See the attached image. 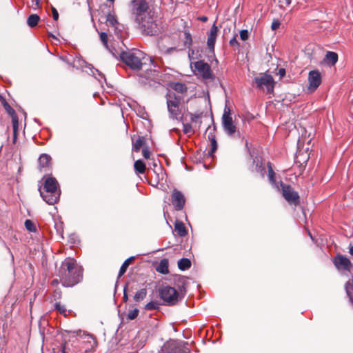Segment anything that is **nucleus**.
Masks as SVG:
<instances>
[{
    "instance_id": "obj_8",
    "label": "nucleus",
    "mask_w": 353,
    "mask_h": 353,
    "mask_svg": "<svg viewBox=\"0 0 353 353\" xmlns=\"http://www.w3.org/2000/svg\"><path fill=\"white\" fill-rule=\"evenodd\" d=\"M160 296L168 305H174L179 300V294L174 288L163 287L159 291Z\"/></svg>"
},
{
    "instance_id": "obj_26",
    "label": "nucleus",
    "mask_w": 353,
    "mask_h": 353,
    "mask_svg": "<svg viewBox=\"0 0 353 353\" xmlns=\"http://www.w3.org/2000/svg\"><path fill=\"white\" fill-rule=\"evenodd\" d=\"M133 259H134L133 257H130L123 262V263L122 264V265L120 268L119 272V275H118L119 277L122 276L125 274L128 267L129 266V265L130 264V263L133 260Z\"/></svg>"
},
{
    "instance_id": "obj_22",
    "label": "nucleus",
    "mask_w": 353,
    "mask_h": 353,
    "mask_svg": "<svg viewBox=\"0 0 353 353\" xmlns=\"http://www.w3.org/2000/svg\"><path fill=\"white\" fill-rule=\"evenodd\" d=\"M174 229L180 236H184L187 234L185 227L181 221H176L174 224Z\"/></svg>"
},
{
    "instance_id": "obj_52",
    "label": "nucleus",
    "mask_w": 353,
    "mask_h": 353,
    "mask_svg": "<svg viewBox=\"0 0 353 353\" xmlns=\"http://www.w3.org/2000/svg\"><path fill=\"white\" fill-rule=\"evenodd\" d=\"M285 3L288 6H289L292 3V0H285Z\"/></svg>"
},
{
    "instance_id": "obj_36",
    "label": "nucleus",
    "mask_w": 353,
    "mask_h": 353,
    "mask_svg": "<svg viewBox=\"0 0 353 353\" xmlns=\"http://www.w3.org/2000/svg\"><path fill=\"white\" fill-rule=\"evenodd\" d=\"M183 132L185 134H191L193 133L192 125L189 123L183 124Z\"/></svg>"
},
{
    "instance_id": "obj_14",
    "label": "nucleus",
    "mask_w": 353,
    "mask_h": 353,
    "mask_svg": "<svg viewBox=\"0 0 353 353\" xmlns=\"http://www.w3.org/2000/svg\"><path fill=\"white\" fill-rule=\"evenodd\" d=\"M163 348L167 353H189L188 348L183 347L181 343L174 341H170L165 344Z\"/></svg>"
},
{
    "instance_id": "obj_51",
    "label": "nucleus",
    "mask_w": 353,
    "mask_h": 353,
    "mask_svg": "<svg viewBox=\"0 0 353 353\" xmlns=\"http://www.w3.org/2000/svg\"><path fill=\"white\" fill-rule=\"evenodd\" d=\"M350 254L353 256V246H351L350 248V251H349Z\"/></svg>"
},
{
    "instance_id": "obj_4",
    "label": "nucleus",
    "mask_w": 353,
    "mask_h": 353,
    "mask_svg": "<svg viewBox=\"0 0 353 353\" xmlns=\"http://www.w3.org/2000/svg\"><path fill=\"white\" fill-rule=\"evenodd\" d=\"M40 195L48 204L53 205L57 203L60 197V190L55 178L48 177L44 182L43 188L39 189Z\"/></svg>"
},
{
    "instance_id": "obj_6",
    "label": "nucleus",
    "mask_w": 353,
    "mask_h": 353,
    "mask_svg": "<svg viewBox=\"0 0 353 353\" xmlns=\"http://www.w3.org/2000/svg\"><path fill=\"white\" fill-rule=\"evenodd\" d=\"M254 80L258 89L266 92L267 93L273 92L275 82L270 74L261 73L256 76Z\"/></svg>"
},
{
    "instance_id": "obj_7",
    "label": "nucleus",
    "mask_w": 353,
    "mask_h": 353,
    "mask_svg": "<svg viewBox=\"0 0 353 353\" xmlns=\"http://www.w3.org/2000/svg\"><path fill=\"white\" fill-rule=\"evenodd\" d=\"M181 98L175 94L170 92L167 97L168 110L170 117L173 119H178L181 114L180 108Z\"/></svg>"
},
{
    "instance_id": "obj_12",
    "label": "nucleus",
    "mask_w": 353,
    "mask_h": 353,
    "mask_svg": "<svg viewBox=\"0 0 353 353\" xmlns=\"http://www.w3.org/2000/svg\"><path fill=\"white\" fill-rule=\"evenodd\" d=\"M334 264L339 270L350 272L352 269V263L350 260L343 255H336L334 259Z\"/></svg>"
},
{
    "instance_id": "obj_29",
    "label": "nucleus",
    "mask_w": 353,
    "mask_h": 353,
    "mask_svg": "<svg viewBox=\"0 0 353 353\" xmlns=\"http://www.w3.org/2000/svg\"><path fill=\"white\" fill-rule=\"evenodd\" d=\"M255 171L261 174L262 177L264 176L265 173V168L262 163L257 162L255 166Z\"/></svg>"
},
{
    "instance_id": "obj_5",
    "label": "nucleus",
    "mask_w": 353,
    "mask_h": 353,
    "mask_svg": "<svg viewBox=\"0 0 353 353\" xmlns=\"http://www.w3.org/2000/svg\"><path fill=\"white\" fill-rule=\"evenodd\" d=\"M191 69L194 74L202 78L204 80L214 79V74L211 70L210 65L203 61H198L192 62L190 64Z\"/></svg>"
},
{
    "instance_id": "obj_9",
    "label": "nucleus",
    "mask_w": 353,
    "mask_h": 353,
    "mask_svg": "<svg viewBox=\"0 0 353 353\" xmlns=\"http://www.w3.org/2000/svg\"><path fill=\"white\" fill-rule=\"evenodd\" d=\"M222 125L224 131L229 136H233L236 132V127L231 117L230 109L227 105H225L224 108L223 114L222 116Z\"/></svg>"
},
{
    "instance_id": "obj_54",
    "label": "nucleus",
    "mask_w": 353,
    "mask_h": 353,
    "mask_svg": "<svg viewBox=\"0 0 353 353\" xmlns=\"http://www.w3.org/2000/svg\"><path fill=\"white\" fill-rule=\"evenodd\" d=\"M207 20V17H204L202 18V21H205Z\"/></svg>"
},
{
    "instance_id": "obj_55",
    "label": "nucleus",
    "mask_w": 353,
    "mask_h": 353,
    "mask_svg": "<svg viewBox=\"0 0 353 353\" xmlns=\"http://www.w3.org/2000/svg\"><path fill=\"white\" fill-rule=\"evenodd\" d=\"M150 77L149 75H146L145 78L149 79Z\"/></svg>"
},
{
    "instance_id": "obj_18",
    "label": "nucleus",
    "mask_w": 353,
    "mask_h": 353,
    "mask_svg": "<svg viewBox=\"0 0 353 353\" xmlns=\"http://www.w3.org/2000/svg\"><path fill=\"white\" fill-rule=\"evenodd\" d=\"M50 157L46 154H41L39 158V168L41 171L48 167L50 163Z\"/></svg>"
},
{
    "instance_id": "obj_3",
    "label": "nucleus",
    "mask_w": 353,
    "mask_h": 353,
    "mask_svg": "<svg viewBox=\"0 0 353 353\" xmlns=\"http://www.w3.org/2000/svg\"><path fill=\"white\" fill-rule=\"evenodd\" d=\"M119 56L121 59L134 70L141 69L142 66L146 65L148 61L152 62L151 57L137 49L122 52Z\"/></svg>"
},
{
    "instance_id": "obj_24",
    "label": "nucleus",
    "mask_w": 353,
    "mask_h": 353,
    "mask_svg": "<svg viewBox=\"0 0 353 353\" xmlns=\"http://www.w3.org/2000/svg\"><path fill=\"white\" fill-rule=\"evenodd\" d=\"M134 168L136 172L143 174L145 170V165L141 160H137L134 162Z\"/></svg>"
},
{
    "instance_id": "obj_13",
    "label": "nucleus",
    "mask_w": 353,
    "mask_h": 353,
    "mask_svg": "<svg viewBox=\"0 0 353 353\" xmlns=\"http://www.w3.org/2000/svg\"><path fill=\"white\" fill-rule=\"evenodd\" d=\"M171 202L176 210H181L184 207L185 198L181 192L175 189L171 194Z\"/></svg>"
},
{
    "instance_id": "obj_32",
    "label": "nucleus",
    "mask_w": 353,
    "mask_h": 353,
    "mask_svg": "<svg viewBox=\"0 0 353 353\" xmlns=\"http://www.w3.org/2000/svg\"><path fill=\"white\" fill-rule=\"evenodd\" d=\"M268 177L269 180L272 183H274V172L273 170V168L272 167L271 163L269 162L268 163Z\"/></svg>"
},
{
    "instance_id": "obj_19",
    "label": "nucleus",
    "mask_w": 353,
    "mask_h": 353,
    "mask_svg": "<svg viewBox=\"0 0 353 353\" xmlns=\"http://www.w3.org/2000/svg\"><path fill=\"white\" fill-rule=\"evenodd\" d=\"M324 61L327 64L334 65L338 61V54L336 52L329 51L326 53Z\"/></svg>"
},
{
    "instance_id": "obj_17",
    "label": "nucleus",
    "mask_w": 353,
    "mask_h": 353,
    "mask_svg": "<svg viewBox=\"0 0 353 353\" xmlns=\"http://www.w3.org/2000/svg\"><path fill=\"white\" fill-rule=\"evenodd\" d=\"M145 145V139L143 137H137L132 138V151L139 152L141 148H143Z\"/></svg>"
},
{
    "instance_id": "obj_48",
    "label": "nucleus",
    "mask_w": 353,
    "mask_h": 353,
    "mask_svg": "<svg viewBox=\"0 0 353 353\" xmlns=\"http://www.w3.org/2000/svg\"><path fill=\"white\" fill-rule=\"evenodd\" d=\"M59 283V281H58V279H54L52 282V284L54 285H58Z\"/></svg>"
},
{
    "instance_id": "obj_30",
    "label": "nucleus",
    "mask_w": 353,
    "mask_h": 353,
    "mask_svg": "<svg viewBox=\"0 0 353 353\" xmlns=\"http://www.w3.org/2000/svg\"><path fill=\"white\" fill-rule=\"evenodd\" d=\"M3 103L7 112L11 115L12 121L13 122V117H17L15 114L14 110L10 106V105L6 101H3Z\"/></svg>"
},
{
    "instance_id": "obj_2",
    "label": "nucleus",
    "mask_w": 353,
    "mask_h": 353,
    "mask_svg": "<svg viewBox=\"0 0 353 353\" xmlns=\"http://www.w3.org/2000/svg\"><path fill=\"white\" fill-rule=\"evenodd\" d=\"M58 276L64 287H72L81 281L82 270L74 259L68 258L62 262Z\"/></svg>"
},
{
    "instance_id": "obj_37",
    "label": "nucleus",
    "mask_w": 353,
    "mask_h": 353,
    "mask_svg": "<svg viewBox=\"0 0 353 353\" xmlns=\"http://www.w3.org/2000/svg\"><path fill=\"white\" fill-rule=\"evenodd\" d=\"M100 38H101V40L102 43H103V45L106 48H108V35H107V34L105 32H101L100 34Z\"/></svg>"
},
{
    "instance_id": "obj_1",
    "label": "nucleus",
    "mask_w": 353,
    "mask_h": 353,
    "mask_svg": "<svg viewBox=\"0 0 353 353\" xmlns=\"http://www.w3.org/2000/svg\"><path fill=\"white\" fill-rule=\"evenodd\" d=\"M154 0L132 1V12L143 32L148 35H152L154 32Z\"/></svg>"
},
{
    "instance_id": "obj_50",
    "label": "nucleus",
    "mask_w": 353,
    "mask_h": 353,
    "mask_svg": "<svg viewBox=\"0 0 353 353\" xmlns=\"http://www.w3.org/2000/svg\"><path fill=\"white\" fill-rule=\"evenodd\" d=\"M348 285H349V283H347L345 288H346L347 294L350 295V290H349Z\"/></svg>"
},
{
    "instance_id": "obj_38",
    "label": "nucleus",
    "mask_w": 353,
    "mask_h": 353,
    "mask_svg": "<svg viewBox=\"0 0 353 353\" xmlns=\"http://www.w3.org/2000/svg\"><path fill=\"white\" fill-rule=\"evenodd\" d=\"M248 31L246 30H242L240 31V38L243 41H245L248 39Z\"/></svg>"
},
{
    "instance_id": "obj_16",
    "label": "nucleus",
    "mask_w": 353,
    "mask_h": 353,
    "mask_svg": "<svg viewBox=\"0 0 353 353\" xmlns=\"http://www.w3.org/2000/svg\"><path fill=\"white\" fill-rule=\"evenodd\" d=\"M217 32H218L217 27L215 26V24H214L210 29V33L208 37V41H207L208 48L212 50H214V48L215 41H216V36H217Z\"/></svg>"
},
{
    "instance_id": "obj_42",
    "label": "nucleus",
    "mask_w": 353,
    "mask_h": 353,
    "mask_svg": "<svg viewBox=\"0 0 353 353\" xmlns=\"http://www.w3.org/2000/svg\"><path fill=\"white\" fill-rule=\"evenodd\" d=\"M32 4L31 7L33 9H37L39 6V0H31Z\"/></svg>"
},
{
    "instance_id": "obj_15",
    "label": "nucleus",
    "mask_w": 353,
    "mask_h": 353,
    "mask_svg": "<svg viewBox=\"0 0 353 353\" xmlns=\"http://www.w3.org/2000/svg\"><path fill=\"white\" fill-rule=\"evenodd\" d=\"M152 294L154 293V290L152 288V283H148L145 285L144 288H142L137 292L135 295L134 296V300L136 302H139L146 296L148 294Z\"/></svg>"
},
{
    "instance_id": "obj_39",
    "label": "nucleus",
    "mask_w": 353,
    "mask_h": 353,
    "mask_svg": "<svg viewBox=\"0 0 353 353\" xmlns=\"http://www.w3.org/2000/svg\"><path fill=\"white\" fill-rule=\"evenodd\" d=\"M145 309L147 310H154V301H150L148 303H147L145 306Z\"/></svg>"
},
{
    "instance_id": "obj_35",
    "label": "nucleus",
    "mask_w": 353,
    "mask_h": 353,
    "mask_svg": "<svg viewBox=\"0 0 353 353\" xmlns=\"http://www.w3.org/2000/svg\"><path fill=\"white\" fill-rule=\"evenodd\" d=\"M106 20L111 26H114L117 23L115 16L111 13L108 14Z\"/></svg>"
},
{
    "instance_id": "obj_40",
    "label": "nucleus",
    "mask_w": 353,
    "mask_h": 353,
    "mask_svg": "<svg viewBox=\"0 0 353 353\" xmlns=\"http://www.w3.org/2000/svg\"><path fill=\"white\" fill-rule=\"evenodd\" d=\"M142 154L144 158L148 159L150 155V152L149 151L148 148L147 147H144L142 150Z\"/></svg>"
},
{
    "instance_id": "obj_45",
    "label": "nucleus",
    "mask_w": 353,
    "mask_h": 353,
    "mask_svg": "<svg viewBox=\"0 0 353 353\" xmlns=\"http://www.w3.org/2000/svg\"><path fill=\"white\" fill-rule=\"evenodd\" d=\"M185 39H186L185 43H188L189 45H190L192 43V37H191L190 34L186 32L185 34Z\"/></svg>"
},
{
    "instance_id": "obj_31",
    "label": "nucleus",
    "mask_w": 353,
    "mask_h": 353,
    "mask_svg": "<svg viewBox=\"0 0 353 353\" xmlns=\"http://www.w3.org/2000/svg\"><path fill=\"white\" fill-rule=\"evenodd\" d=\"M25 227L29 232H35L36 227L31 220L27 219L25 221Z\"/></svg>"
},
{
    "instance_id": "obj_21",
    "label": "nucleus",
    "mask_w": 353,
    "mask_h": 353,
    "mask_svg": "<svg viewBox=\"0 0 353 353\" xmlns=\"http://www.w3.org/2000/svg\"><path fill=\"white\" fill-rule=\"evenodd\" d=\"M171 88L179 94H184L187 92V86L182 83L175 82L171 84Z\"/></svg>"
},
{
    "instance_id": "obj_41",
    "label": "nucleus",
    "mask_w": 353,
    "mask_h": 353,
    "mask_svg": "<svg viewBox=\"0 0 353 353\" xmlns=\"http://www.w3.org/2000/svg\"><path fill=\"white\" fill-rule=\"evenodd\" d=\"M280 26V22L279 21H274L272 22L271 28L273 30L278 29Z\"/></svg>"
},
{
    "instance_id": "obj_25",
    "label": "nucleus",
    "mask_w": 353,
    "mask_h": 353,
    "mask_svg": "<svg viewBox=\"0 0 353 353\" xmlns=\"http://www.w3.org/2000/svg\"><path fill=\"white\" fill-rule=\"evenodd\" d=\"M39 21V17L37 14H31L27 19V23L30 27L33 28L37 25Z\"/></svg>"
},
{
    "instance_id": "obj_47",
    "label": "nucleus",
    "mask_w": 353,
    "mask_h": 353,
    "mask_svg": "<svg viewBox=\"0 0 353 353\" xmlns=\"http://www.w3.org/2000/svg\"><path fill=\"white\" fill-rule=\"evenodd\" d=\"M279 74L281 76V77H283L285 74V69L283 68H281L279 69Z\"/></svg>"
},
{
    "instance_id": "obj_10",
    "label": "nucleus",
    "mask_w": 353,
    "mask_h": 353,
    "mask_svg": "<svg viewBox=\"0 0 353 353\" xmlns=\"http://www.w3.org/2000/svg\"><path fill=\"white\" fill-rule=\"evenodd\" d=\"M282 194L285 199L290 203L294 205H297L299 203V196L293 188L288 185L282 184Z\"/></svg>"
},
{
    "instance_id": "obj_23",
    "label": "nucleus",
    "mask_w": 353,
    "mask_h": 353,
    "mask_svg": "<svg viewBox=\"0 0 353 353\" xmlns=\"http://www.w3.org/2000/svg\"><path fill=\"white\" fill-rule=\"evenodd\" d=\"M191 262L188 259L183 258L178 261V267L181 270H185L190 268Z\"/></svg>"
},
{
    "instance_id": "obj_44",
    "label": "nucleus",
    "mask_w": 353,
    "mask_h": 353,
    "mask_svg": "<svg viewBox=\"0 0 353 353\" xmlns=\"http://www.w3.org/2000/svg\"><path fill=\"white\" fill-rule=\"evenodd\" d=\"M200 117L199 114H190V119L192 122L196 121V120Z\"/></svg>"
},
{
    "instance_id": "obj_11",
    "label": "nucleus",
    "mask_w": 353,
    "mask_h": 353,
    "mask_svg": "<svg viewBox=\"0 0 353 353\" xmlns=\"http://www.w3.org/2000/svg\"><path fill=\"white\" fill-rule=\"evenodd\" d=\"M307 90L314 92L321 83V74L318 70H311L308 74Z\"/></svg>"
},
{
    "instance_id": "obj_43",
    "label": "nucleus",
    "mask_w": 353,
    "mask_h": 353,
    "mask_svg": "<svg viewBox=\"0 0 353 353\" xmlns=\"http://www.w3.org/2000/svg\"><path fill=\"white\" fill-rule=\"evenodd\" d=\"M52 11L53 19H54V20L57 21L59 19V13L54 8H52Z\"/></svg>"
},
{
    "instance_id": "obj_49",
    "label": "nucleus",
    "mask_w": 353,
    "mask_h": 353,
    "mask_svg": "<svg viewBox=\"0 0 353 353\" xmlns=\"http://www.w3.org/2000/svg\"><path fill=\"white\" fill-rule=\"evenodd\" d=\"M110 52L112 53V54L114 57H117V55H118V53L116 54V52H114L113 50H110Z\"/></svg>"
},
{
    "instance_id": "obj_34",
    "label": "nucleus",
    "mask_w": 353,
    "mask_h": 353,
    "mask_svg": "<svg viewBox=\"0 0 353 353\" xmlns=\"http://www.w3.org/2000/svg\"><path fill=\"white\" fill-rule=\"evenodd\" d=\"M139 314V310L137 308H134L132 310H130L128 312L127 317L129 320H133L137 317Z\"/></svg>"
},
{
    "instance_id": "obj_27",
    "label": "nucleus",
    "mask_w": 353,
    "mask_h": 353,
    "mask_svg": "<svg viewBox=\"0 0 353 353\" xmlns=\"http://www.w3.org/2000/svg\"><path fill=\"white\" fill-rule=\"evenodd\" d=\"M208 138L211 141V149L209 152V155L212 156L213 153L217 149V143L215 139V137L214 135H208Z\"/></svg>"
},
{
    "instance_id": "obj_53",
    "label": "nucleus",
    "mask_w": 353,
    "mask_h": 353,
    "mask_svg": "<svg viewBox=\"0 0 353 353\" xmlns=\"http://www.w3.org/2000/svg\"><path fill=\"white\" fill-rule=\"evenodd\" d=\"M123 300H124L125 301H126L128 300V296H127V295H126V294H125V293H124Z\"/></svg>"
},
{
    "instance_id": "obj_33",
    "label": "nucleus",
    "mask_w": 353,
    "mask_h": 353,
    "mask_svg": "<svg viewBox=\"0 0 353 353\" xmlns=\"http://www.w3.org/2000/svg\"><path fill=\"white\" fill-rule=\"evenodd\" d=\"M55 308L59 312L60 314L64 316L67 315V309L65 305H61L60 303H57L55 304Z\"/></svg>"
},
{
    "instance_id": "obj_46",
    "label": "nucleus",
    "mask_w": 353,
    "mask_h": 353,
    "mask_svg": "<svg viewBox=\"0 0 353 353\" xmlns=\"http://www.w3.org/2000/svg\"><path fill=\"white\" fill-rule=\"evenodd\" d=\"M239 43H238V41L236 39V37H234L232 39H231L230 40V45L232 46H237Z\"/></svg>"
},
{
    "instance_id": "obj_20",
    "label": "nucleus",
    "mask_w": 353,
    "mask_h": 353,
    "mask_svg": "<svg viewBox=\"0 0 353 353\" xmlns=\"http://www.w3.org/2000/svg\"><path fill=\"white\" fill-rule=\"evenodd\" d=\"M168 260L166 259H163L160 261V263L159 266L156 268V270L163 274H168Z\"/></svg>"
},
{
    "instance_id": "obj_28",
    "label": "nucleus",
    "mask_w": 353,
    "mask_h": 353,
    "mask_svg": "<svg viewBox=\"0 0 353 353\" xmlns=\"http://www.w3.org/2000/svg\"><path fill=\"white\" fill-rule=\"evenodd\" d=\"M13 142L15 143L17 140V130L19 127V121H18V117H13Z\"/></svg>"
}]
</instances>
